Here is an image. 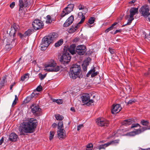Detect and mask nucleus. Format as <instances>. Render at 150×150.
Masks as SVG:
<instances>
[{"instance_id":"1","label":"nucleus","mask_w":150,"mask_h":150,"mask_svg":"<svg viewBox=\"0 0 150 150\" xmlns=\"http://www.w3.org/2000/svg\"><path fill=\"white\" fill-rule=\"evenodd\" d=\"M37 120L33 118L30 119L27 122H23L19 128L20 135H24L25 133H32L37 125Z\"/></svg>"},{"instance_id":"2","label":"nucleus","mask_w":150,"mask_h":150,"mask_svg":"<svg viewBox=\"0 0 150 150\" xmlns=\"http://www.w3.org/2000/svg\"><path fill=\"white\" fill-rule=\"evenodd\" d=\"M58 37V34L55 33H50L48 35L45 36L42 39L40 44L41 50H45L49 45L53 42Z\"/></svg>"},{"instance_id":"3","label":"nucleus","mask_w":150,"mask_h":150,"mask_svg":"<svg viewBox=\"0 0 150 150\" xmlns=\"http://www.w3.org/2000/svg\"><path fill=\"white\" fill-rule=\"evenodd\" d=\"M81 71V67L79 65L73 64L70 69L69 76L73 79H76L78 76Z\"/></svg>"},{"instance_id":"4","label":"nucleus","mask_w":150,"mask_h":150,"mask_svg":"<svg viewBox=\"0 0 150 150\" xmlns=\"http://www.w3.org/2000/svg\"><path fill=\"white\" fill-rule=\"evenodd\" d=\"M60 70L59 66H56V63L53 60H51L46 65L44 70L48 71H58Z\"/></svg>"},{"instance_id":"5","label":"nucleus","mask_w":150,"mask_h":150,"mask_svg":"<svg viewBox=\"0 0 150 150\" xmlns=\"http://www.w3.org/2000/svg\"><path fill=\"white\" fill-rule=\"evenodd\" d=\"M80 14L82 15V17L80 21L77 24H75L73 25L69 30L68 32L70 33H72L75 32L76 30L79 27V25L83 22L85 20V16L83 15V14L82 12H80L78 13V16H79Z\"/></svg>"},{"instance_id":"6","label":"nucleus","mask_w":150,"mask_h":150,"mask_svg":"<svg viewBox=\"0 0 150 150\" xmlns=\"http://www.w3.org/2000/svg\"><path fill=\"white\" fill-rule=\"evenodd\" d=\"M130 15L129 18L128 20V22L127 23L123 25L122 27H124L127 25H129L132 23V21L134 19L133 17L136 14L138 13V8H135L134 7H132L129 10Z\"/></svg>"},{"instance_id":"7","label":"nucleus","mask_w":150,"mask_h":150,"mask_svg":"<svg viewBox=\"0 0 150 150\" xmlns=\"http://www.w3.org/2000/svg\"><path fill=\"white\" fill-rule=\"evenodd\" d=\"M71 59L70 54L68 52L65 51L60 57V61L62 64L65 65L70 62Z\"/></svg>"},{"instance_id":"8","label":"nucleus","mask_w":150,"mask_h":150,"mask_svg":"<svg viewBox=\"0 0 150 150\" xmlns=\"http://www.w3.org/2000/svg\"><path fill=\"white\" fill-rule=\"evenodd\" d=\"M74 7V5L73 4H70L68 5L63 10L62 12L61 15V18L63 17L66 15L68 14L72 11Z\"/></svg>"},{"instance_id":"9","label":"nucleus","mask_w":150,"mask_h":150,"mask_svg":"<svg viewBox=\"0 0 150 150\" xmlns=\"http://www.w3.org/2000/svg\"><path fill=\"white\" fill-rule=\"evenodd\" d=\"M83 103L86 104L87 105H89L93 103L94 101L92 100H90L89 95L88 93L84 94L82 97Z\"/></svg>"},{"instance_id":"10","label":"nucleus","mask_w":150,"mask_h":150,"mask_svg":"<svg viewBox=\"0 0 150 150\" xmlns=\"http://www.w3.org/2000/svg\"><path fill=\"white\" fill-rule=\"evenodd\" d=\"M98 125L101 127H107L109 125V122L103 118H99L96 120Z\"/></svg>"},{"instance_id":"11","label":"nucleus","mask_w":150,"mask_h":150,"mask_svg":"<svg viewBox=\"0 0 150 150\" xmlns=\"http://www.w3.org/2000/svg\"><path fill=\"white\" fill-rule=\"evenodd\" d=\"M33 28L36 30L39 29L42 27L44 24L39 19H35L32 23Z\"/></svg>"},{"instance_id":"12","label":"nucleus","mask_w":150,"mask_h":150,"mask_svg":"<svg viewBox=\"0 0 150 150\" xmlns=\"http://www.w3.org/2000/svg\"><path fill=\"white\" fill-rule=\"evenodd\" d=\"M86 51V46L83 45H81L77 47L76 51L78 54L82 55L84 54Z\"/></svg>"},{"instance_id":"13","label":"nucleus","mask_w":150,"mask_h":150,"mask_svg":"<svg viewBox=\"0 0 150 150\" xmlns=\"http://www.w3.org/2000/svg\"><path fill=\"white\" fill-rule=\"evenodd\" d=\"M16 40L14 37L10 36L5 38L4 42L6 44H11V45L14 46L16 44Z\"/></svg>"},{"instance_id":"14","label":"nucleus","mask_w":150,"mask_h":150,"mask_svg":"<svg viewBox=\"0 0 150 150\" xmlns=\"http://www.w3.org/2000/svg\"><path fill=\"white\" fill-rule=\"evenodd\" d=\"M149 7L148 6H143L141 7L139 11L143 16L146 18L149 13Z\"/></svg>"},{"instance_id":"15","label":"nucleus","mask_w":150,"mask_h":150,"mask_svg":"<svg viewBox=\"0 0 150 150\" xmlns=\"http://www.w3.org/2000/svg\"><path fill=\"white\" fill-rule=\"evenodd\" d=\"M27 0H24L23 1L22 0H19V13H22L23 8V7H27L29 5V3L27 1Z\"/></svg>"},{"instance_id":"16","label":"nucleus","mask_w":150,"mask_h":150,"mask_svg":"<svg viewBox=\"0 0 150 150\" xmlns=\"http://www.w3.org/2000/svg\"><path fill=\"white\" fill-rule=\"evenodd\" d=\"M18 26L15 23L11 25V30L10 31V36L14 37V35L16 33V32L18 30Z\"/></svg>"},{"instance_id":"17","label":"nucleus","mask_w":150,"mask_h":150,"mask_svg":"<svg viewBox=\"0 0 150 150\" xmlns=\"http://www.w3.org/2000/svg\"><path fill=\"white\" fill-rule=\"evenodd\" d=\"M31 111L33 114L36 115L40 110L39 106L36 104H33L30 106Z\"/></svg>"},{"instance_id":"18","label":"nucleus","mask_w":150,"mask_h":150,"mask_svg":"<svg viewBox=\"0 0 150 150\" xmlns=\"http://www.w3.org/2000/svg\"><path fill=\"white\" fill-rule=\"evenodd\" d=\"M121 109V107L119 104L113 105L111 110V112L112 114H115L120 112Z\"/></svg>"},{"instance_id":"19","label":"nucleus","mask_w":150,"mask_h":150,"mask_svg":"<svg viewBox=\"0 0 150 150\" xmlns=\"http://www.w3.org/2000/svg\"><path fill=\"white\" fill-rule=\"evenodd\" d=\"M74 21V16L71 15L66 20L65 23L63 24V26L67 27L69 26Z\"/></svg>"},{"instance_id":"20","label":"nucleus","mask_w":150,"mask_h":150,"mask_svg":"<svg viewBox=\"0 0 150 150\" xmlns=\"http://www.w3.org/2000/svg\"><path fill=\"white\" fill-rule=\"evenodd\" d=\"M58 137L59 138H64L66 136V134L64 129H60L57 131Z\"/></svg>"},{"instance_id":"21","label":"nucleus","mask_w":150,"mask_h":150,"mask_svg":"<svg viewBox=\"0 0 150 150\" xmlns=\"http://www.w3.org/2000/svg\"><path fill=\"white\" fill-rule=\"evenodd\" d=\"M18 135L15 133H11L9 137V140L11 141H16L18 138Z\"/></svg>"},{"instance_id":"22","label":"nucleus","mask_w":150,"mask_h":150,"mask_svg":"<svg viewBox=\"0 0 150 150\" xmlns=\"http://www.w3.org/2000/svg\"><path fill=\"white\" fill-rule=\"evenodd\" d=\"M98 72H95V68H94L93 69L89 71L86 74V76L88 77L89 76L90 74H91V77H93L97 75Z\"/></svg>"},{"instance_id":"23","label":"nucleus","mask_w":150,"mask_h":150,"mask_svg":"<svg viewBox=\"0 0 150 150\" xmlns=\"http://www.w3.org/2000/svg\"><path fill=\"white\" fill-rule=\"evenodd\" d=\"M75 47L76 46L74 44H72L69 47L67 50V51L70 53L72 54H73L75 53Z\"/></svg>"},{"instance_id":"24","label":"nucleus","mask_w":150,"mask_h":150,"mask_svg":"<svg viewBox=\"0 0 150 150\" xmlns=\"http://www.w3.org/2000/svg\"><path fill=\"white\" fill-rule=\"evenodd\" d=\"M134 122V120L132 119L125 120L122 122V124L123 125L127 126L131 125Z\"/></svg>"},{"instance_id":"25","label":"nucleus","mask_w":150,"mask_h":150,"mask_svg":"<svg viewBox=\"0 0 150 150\" xmlns=\"http://www.w3.org/2000/svg\"><path fill=\"white\" fill-rule=\"evenodd\" d=\"M35 94L33 93L31 95L28 96L24 100L25 103H28L32 99V98L34 96Z\"/></svg>"},{"instance_id":"26","label":"nucleus","mask_w":150,"mask_h":150,"mask_svg":"<svg viewBox=\"0 0 150 150\" xmlns=\"http://www.w3.org/2000/svg\"><path fill=\"white\" fill-rule=\"evenodd\" d=\"M109 143H107L104 144L100 145L98 146V149L99 150H100L101 149H105L106 147L109 146Z\"/></svg>"},{"instance_id":"27","label":"nucleus","mask_w":150,"mask_h":150,"mask_svg":"<svg viewBox=\"0 0 150 150\" xmlns=\"http://www.w3.org/2000/svg\"><path fill=\"white\" fill-rule=\"evenodd\" d=\"M29 76L28 74H26L23 76H22L21 77V80L23 81L27 80L29 78Z\"/></svg>"},{"instance_id":"28","label":"nucleus","mask_w":150,"mask_h":150,"mask_svg":"<svg viewBox=\"0 0 150 150\" xmlns=\"http://www.w3.org/2000/svg\"><path fill=\"white\" fill-rule=\"evenodd\" d=\"M117 24V22H115L113 24H112V25L110 27L107 28L105 32L106 33H107L109 32V31L112 30L113 28H114V27Z\"/></svg>"},{"instance_id":"29","label":"nucleus","mask_w":150,"mask_h":150,"mask_svg":"<svg viewBox=\"0 0 150 150\" xmlns=\"http://www.w3.org/2000/svg\"><path fill=\"white\" fill-rule=\"evenodd\" d=\"M63 43V40L62 39H60L57 42L55 43L54 46L55 47H58L61 45Z\"/></svg>"},{"instance_id":"30","label":"nucleus","mask_w":150,"mask_h":150,"mask_svg":"<svg viewBox=\"0 0 150 150\" xmlns=\"http://www.w3.org/2000/svg\"><path fill=\"white\" fill-rule=\"evenodd\" d=\"M32 29H28L24 33L25 37L29 36L32 33Z\"/></svg>"},{"instance_id":"31","label":"nucleus","mask_w":150,"mask_h":150,"mask_svg":"<svg viewBox=\"0 0 150 150\" xmlns=\"http://www.w3.org/2000/svg\"><path fill=\"white\" fill-rule=\"evenodd\" d=\"M88 65V62H84L82 65L83 69L84 71L87 70V66Z\"/></svg>"},{"instance_id":"32","label":"nucleus","mask_w":150,"mask_h":150,"mask_svg":"<svg viewBox=\"0 0 150 150\" xmlns=\"http://www.w3.org/2000/svg\"><path fill=\"white\" fill-rule=\"evenodd\" d=\"M141 123L143 126H148L149 124V122L147 120H141Z\"/></svg>"},{"instance_id":"33","label":"nucleus","mask_w":150,"mask_h":150,"mask_svg":"<svg viewBox=\"0 0 150 150\" xmlns=\"http://www.w3.org/2000/svg\"><path fill=\"white\" fill-rule=\"evenodd\" d=\"M13 46V45H11V44H6L5 49L6 51H9L11 50V47Z\"/></svg>"},{"instance_id":"34","label":"nucleus","mask_w":150,"mask_h":150,"mask_svg":"<svg viewBox=\"0 0 150 150\" xmlns=\"http://www.w3.org/2000/svg\"><path fill=\"white\" fill-rule=\"evenodd\" d=\"M55 117L57 120H63L64 117L63 116L60 115L59 114L55 115Z\"/></svg>"},{"instance_id":"35","label":"nucleus","mask_w":150,"mask_h":150,"mask_svg":"<svg viewBox=\"0 0 150 150\" xmlns=\"http://www.w3.org/2000/svg\"><path fill=\"white\" fill-rule=\"evenodd\" d=\"M58 130L60 129H63V126L62 122L60 121L58 123Z\"/></svg>"},{"instance_id":"36","label":"nucleus","mask_w":150,"mask_h":150,"mask_svg":"<svg viewBox=\"0 0 150 150\" xmlns=\"http://www.w3.org/2000/svg\"><path fill=\"white\" fill-rule=\"evenodd\" d=\"M119 140H115L112 141L110 142H108V143H109V146L111 144H117L119 143Z\"/></svg>"},{"instance_id":"37","label":"nucleus","mask_w":150,"mask_h":150,"mask_svg":"<svg viewBox=\"0 0 150 150\" xmlns=\"http://www.w3.org/2000/svg\"><path fill=\"white\" fill-rule=\"evenodd\" d=\"M47 20L46 23H51L52 21L51 19V17L49 15L47 16Z\"/></svg>"},{"instance_id":"38","label":"nucleus","mask_w":150,"mask_h":150,"mask_svg":"<svg viewBox=\"0 0 150 150\" xmlns=\"http://www.w3.org/2000/svg\"><path fill=\"white\" fill-rule=\"evenodd\" d=\"M95 20V18L93 17H91L89 19L88 23L90 24H92L94 23Z\"/></svg>"},{"instance_id":"39","label":"nucleus","mask_w":150,"mask_h":150,"mask_svg":"<svg viewBox=\"0 0 150 150\" xmlns=\"http://www.w3.org/2000/svg\"><path fill=\"white\" fill-rule=\"evenodd\" d=\"M53 101L57 103L58 104H61L63 103V101L61 99H54Z\"/></svg>"},{"instance_id":"40","label":"nucleus","mask_w":150,"mask_h":150,"mask_svg":"<svg viewBox=\"0 0 150 150\" xmlns=\"http://www.w3.org/2000/svg\"><path fill=\"white\" fill-rule=\"evenodd\" d=\"M54 133L53 131H50V133L49 139L50 140L52 139L54 137Z\"/></svg>"},{"instance_id":"41","label":"nucleus","mask_w":150,"mask_h":150,"mask_svg":"<svg viewBox=\"0 0 150 150\" xmlns=\"http://www.w3.org/2000/svg\"><path fill=\"white\" fill-rule=\"evenodd\" d=\"M47 75V73L43 75L41 74H39V77L41 80L43 79Z\"/></svg>"},{"instance_id":"42","label":"nucleus","mask_w":150,"mask_h":150,"mask_svg":"<svg viewBox=\"0 0 150 150\" xmlns=\"http://www.w3.org/2000/svg\"><path fill=\"white\" fill-rule=\"evenodd\" d=\"M138 126H139V127H140V125H139V124H138V123H137V124H133L132 125L131 128H134V127H136Z\"/></svg>"},{"instance_id":"43","label":"nucleus","mask_w":150,"mask_h":150,"mask_svg":"<svg viewBox=\"0 0 150 150\" xmlns=\"http://www.w3.org/2000/svg\"><path fill=\"white\" fill-rule=\"evenodd\" d=\"M141 130L140 129H137L134 131L135 133H136V135L141 133L142 132Z\"/></svg>"},{"instance_id":"44","label":"nucleus","mask_w":150,"mask_h":150,"mask_svg":"<svg viewBox=\"0 0 150 150\" xmlns=\"http://www.w3.org/2000/svg\"><path fill=\"white\" fill-rule=\"evenodd\" d=\"M135 101V100L134 99H131L129 100L128 102L127 103V104H132L133 103H134Z\"/></svg>"},{"instance_id":"45","label":"nucleus","mask_w":150,"mask_h":150,"mask_svg":"<svg viewBox=\"0 0 150 150\" xmlns=\"http://www.w3.org/2000/svg\"><path fill=\"white\" fill-rule=\"evenodd\" d=\"M134 131H133L129 132L128 134L130 136H133L136 135Z\"/></svg>"},{"instance_id":"46","label":"nucleus","mask_w":150,"mask_h":150,"mask_svg":"<svg viewBox=\"0 0 150 150\" xmlns=\"http://www.w3.org/2000/svg\"><path fill=\"white\" fill-rule=\"evenodd\" d=\"M93 145L92 144H88L86 146V148L87 149H92L93 148Z\"/></svg>"},{"instance_id":"47","label":"nucleus","mask_w":150,"mask_h":150,"mask_svg":"<svg viewBox=\"0 0 150 150\" xmlns=\"http://www.w3.org/2000/svg\"><path fill=\"white\" fill-rule=\"evenodd\" d=\"M38 91H40L42 90V87L41 86H38L36 89Z\"/></svg>"},{"instance_id":"48","label":"nucleus","mask_w":150,"mask_h":150,"mask_svg":"<svg viewBox=\"0 0 150 150\" xmlns=\"http://www.w3.org/2000/svg\"><path fill=\"white\" fill-rule=\"evenodd\" d=\"M140 129L141 130V132H144L145 130L149 129H148V128H147L146 127H142Z\"/></svg>"},{"instance_id":"49","label":"nucleus","mask_w":150,"mask_h":150,"mask_svg":"<svg viewBox=\"0 0 150 150\" xmlns=\"http://www.w3.org/2000/svg\"><path fill=\"white\" fill-rule=\"evenodd\" d=\"M109 51L111 54H113L115 53V51L112 48H109Z\"/></svg>"},{"instance_id":"50","label":"nucleus","mask_w":150,"mask_h":150,"mask_svg":"<svg viewBox=\"0 0 150 150\" xmlns=\"http://www.w3.org/2000/svg\"><path fill=\"white\" fill-rule=\"evenodd\" d=\"M83 127V125L82 124L81 125H79L78 127H77V130L79 131L81 128Z\"/></svg>"},{"instance_id":"51","label":"nucleus","mask_w":150,"mask_h":150,"mask_svg":"<svg viewBox=\"0 0 150 150\" xmlns=\"http://www.w3.org/2000/svg\"><path fill=\"white\" fill-rule=\"evenodd\" d=\"M78 8L79 10H82L84 9V6H83L81 5H80L78 6Z\"/></svg>"},{"instance_id":"52","label":"nucleus","mask_w":150,"mask_h":150,"mask_svg":"<svg viewBox=\"0 0 150 150\" xmlns=\"http://www.w3.org/2000/svg\"><path fill=\"white\" fill-rule=\"evenodd\" d=\"M15 5V3L14 2H12L10 5V6L11 8H13L14 6Z\"/></svg>"},{"instance_id":"53","label":"nucleus","mask_w":150,"mask_h":150,"mask_svg":"<svg viewBox=\"0 0 150 150\" xmlns=\"http://www.w3.org/2000/svg\"><path fill=\"white\" fill-rule=\"evenodd\" d=\"M19 36L21 38H22L23 37H25L24 35V34H22L21 33H19Z\"/></svg>"},{"instance_id":"54","label":"nucleus","mask_w":150,"mask_h":150,"mask_svg":"<svg viewBox=\"0 0 150 150\" xmlns=\"http://www.w3.org/2000/svg\"><path fill=\"white\" fill-rule=\"evenodd\" d=\"M4 139L3 137H2L1 139L0 140V145H1L3 143L4 141Z\"/></svg>"},{"instance_id":"55","label":"nucleus","mask_w":150,"mask_h":150,"mask_svg":"<svg viewBox=\"0 0 150 150\" xmlns=\"http://www.w3.org/2000/svg\"><path fill=\"white\" fill-rule=\"evenodd\" d=\"M121 29L120 30H116L114 33V34H116V33H118V32H120L121 31Z\"/></svg>"},{"instance_id":"56","label":"nucleus","mask_w":150,"mask_h":150,"mask_svg":"<svg viewBox=\"0 0 150 150\" xmlns=\"http://www.w3.org/2000/svg\"><path fill=\"white\" fill-rule=\"evenodd\" d=\"M70 110L72 112H75V108L74 107H72L71 108Z\"/></svg>"},{"instance_id":"57","label":"nucleus","mask_w":150,"mask_h":150,"mask_svg":"<svg viewBox=\"0 0 150 150\" xmlns=\"http://www.w3.org/2000/svg\"><path fill=\"white\" fill-rule=\"evenodd\" d=\"M148 17V19L149 20V21L150 22V12L149 13V14L148 15V16H147V17Z\"/></svg>"},{"instance_id":"58","label":"nucleus","mask_w":150,"mask_h":150,"mask_svg":"<svg viewBox=\"0 0 150 150\" xmlns=\"http://www.w3.org/2000/svg\"><path fill=\"white\" fill-rule=\"evenodd\" d=\"M135 1H136L135 0H132L131 1H130L129 2V4L134 3L135 2Z\"/></svg>"},{"instance_id":"59","label":"nucleus","mask_w":150,"mask_h":150,"mask_svg":"<svg viewBox=\"0 0 150 150\" xmlns=\"http://www.w3.org/2000/svg\"><path fill=\"white\" fill-rule=\"evenodd\" d=\"M56 124L55 123H54L52 125V127L53 128H55V127L56 126Z\"/></svg>"},{"instance_id":"60","label":"nucleus","mask_w":150,"mask_h":150,"mask_svg":"<svg viewBox=\"0 0 150 150\" xmlns=\"http://www.w3.org/2000/svg\"><path fill=\"white\" fill-rule=\"evenodd\" d=\"M16 100H14L13 101L12 105H15L16 103Z\"/></svg>"},{"instance_id":"61","label":"nucleus","mask_w":150,"mask_h":150,"mask_svg":"<svg viewBox=\"0 0 150 150\" xmlns=\"http://www.w3.org/2000/svg\"><path fill=\"white\" fill-rule=\"evenodd\" d=\"M22 57H21L19 59L18 61H17L16 63H17L18 64H19V63L20 61H21V58Z\"/></svg>"},{"instance_id":"62","label":"nucleus","mask_w":150,"mask_h":150,"mask_svg":"<svg viewBox=\"0 0 150 150\" xmlns=\"http://www.w3.org/2000/svg\"><path fill=\"white\" fill-rule=\"evenodd\" d=\"M13 84H11V86L10 87V90H12V88L13 87Z\"/></svg>"},{"instance_id":"63","label":"nucleus","mask_w":150,"mask_h":150,"mask_svg":"<svg viewBox=\"0 0 150 150\" xmlns=\"http://www.w3.org/2000/svg\"><path fill=\"white\" fill-rule=\"evenodd\" d=\"M18 98L17 97V96L16 95L15 96V100H18Z\"/></svg>"},{"instance_id":"64","label":"nucleus","mask_w":150,"mask_h":150,"mask_svg":"<svg viewBox=\"0 0 150 150\" xmlns=\"http://www.w3.org/2000/svg\"><path fill=\"white\" fill-rule=\"evenodd\" d=\"M146 150H150V148H148L146 149Z\"/></svg>"}]
</instances>
